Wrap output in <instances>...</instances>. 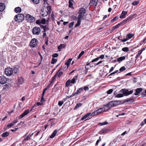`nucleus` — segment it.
Segmentation results:
<instances>
[{
	"instance_id": "nucleus-1",
	"label": "nucleus",
	"mask_w": 146,
	"mask_h": 146,
	"mask_svg": "<svg viewBox=\"0 0 146 146\" xmlns=\"http://www.w3.org/2000/svg\"><path fill=\"white\" fill-rule=\"evenodd\" d=\"M51 7L50 6H48L46 7H44L41 10V14L43 17H45L48 15V13L51 12Z\"/></svg>"
},
{
	"instance_id": "nucleus-2",
	"label": "nucleus",
	"mask_w": 146,
	"mask_h": 146,
	"mask_svg": "<svg viewBox=\"0 0 146 146\" xmlns=\"http://www.w3.org/2000/svg\"><path fill=\"white\" fill-rule=\"evenodd\" d=\"M24 18V16L22 14H19L16 15L15 17V19L17 22H20L23 21Z\"/></svg>"
},
{
	"instance_id": "nucleus-3",
	"label": "nucleus",
	"mask_w": 146,
	"mask_h": 146,
	"mask_svg": "<svg viewBox=\"0 0 146 146\" xmlns=\"http://www.w3.org/2000/svg\"><path fill=\"white\" fill-rule=\"evenodd\" d=\"M79 14L78 17L79 19H82L86 13V10L84 8H81L79 9Z\"/></svg>"
},
{
	"instance_id": "nucleus-4",
	"label": "nucleus",
	"mask_w": 146,
	"mask_h": 146,
	"mask_svg": "<svg viewBox=\"0 0 146 146\" xmlns=\"http://www.w3.org/2000/svg\"><path fill=\"white\" fill-rule=\"evenodd\" d=\"M5 72L6 75L8 76H11L13 73V70L10 68H6Z\"/></svg>"
},
{
	"instance_id": "nucleus-5",
	"label": "nucleus",
	"mask_w": 146,
	"mask_h": 146,
	"mask_svg": "<svg viewBox=\"0 0 146 146\" xmlns=\"http://www.w3.org/2000/svg\"><path fill=\"white\" fill-rule=\"evenodd\" d=\"M120 92L122 93L123 96H127L129 94H131L133 93V91L132 90L130 91L125 89H122L121 90Z\"/></svg>"
},
{
	"instance_id": "nucleus-6",
	"label": "nucleus",
	"mask_w": 146,
	"mask_h": 146,
	"mask_svg": "<svg viewBox=\"0 0 146 146\" xmlns=\"http://www.w3.org/2000/svg\"><path fill=\"white\" fill-rule=\"evenodd\" d=\"M26 20L29 22H33L35 20V18L29 15H27L26 16Z\"/></svg>"
},
{
	"instance_id": "nucleus-7",
	"label": "nucleus",
	"mask_w": 146,
	"mask_h": 146,
	"mask_svg": "<svg viewBox=\"0 0 146 146\" xmlns=\"http://www.w3.org/2000/svg\"><path fill=\"white\" fill-rule=\"evenodd\" d=\"M40 28L38 27L34 28L33 29V33L34 35H38L40 32Z\"/></svg>"
},
{
	"instance_id": "nucleus-8",
	"label": "nucleus",
	"mask_w": 146,
	"mask_h": 146,
	"mask_svg": "<svg viewBox=\"0 0 146 146\" xmlns=\"http://www.w3.org/2000/svg\"><path fill=\"white\" fill-rule=\"evenodd\" d=\"M38 42L37 40L35 38L33 39L30 43V46L32 47H35L37 44V43Z\"/></svg>"
},
{
	"instance_id": "nucleus-9",
	"label": "nucleus",
	"mask_w": 146,
	"mask_h": 146,
	"mask_svg": "<svg viewBox=\"0 0 146 146\" xmlns=\"http://www.w3.org/2000/svg\"><path fill=\"white\" fill-rule=\"evenodd\" d=\"M117 105V102L116 101H111L107 105V106L109 107H114Z\"/></svg>"
},
{
	"instance_id": "nucleus-10",
	"label": "nucleus",
	"mask_w": 146,
	"mask_h": 146,
	"mask_svg": "<svg viewBox=\"0 0 146 146\" xmlns=\"http://www.w3.org/2000/svg\"><path fill=\"white\" fill-rule=\"evenodd\" d=\"M7 81V78L4 76H0V83L1 84H5Z\"/></svg>"
},
{
	"instance_id": "nucleus-11",
	"label": "nucleus",
	"mask_w": 146,
	"mask_h": 146,
	"mask_svg": "<svg viewBox=\"0 0 146 146\" xmlns=\"http://www.w3.org/2000/svg\"><path fill=\"white\" fill-rule=\"evenodd\" d=\"M83 90V88H79V89H78L77 91L75 93H74L72 95L70 96V97H69V98H71L76 94H77L79 93H80Z\"/></svg>"
},
{
	"instance_id": "nucleus-12",
	"label": "nucleus",
	"mask_w": 146,
	"mask_h": 146,
	"mask_svg": "<svg viewBox=\"0 0 146 146\" xmlns=\"http://www.w3.org/2000/svg\"><path fill=\"white\" fill-rule=\"evenodd\" d=\"M48 88L49 87L47 86L43 90V91L42 92V96L40 100V102L41 103H43L45 101L44 98V96L46 91L47 90Z\"/></svg>"
},
{
	"instance_id": "nucleus-13",
	"label": "nucleus",
	"mask_w": 146,
	"mask_h": 146,
	"mask_svg": "<svg viewBox=\"0 0 146 146\" xmlns=\"http://www.w3.org/2000/svg\"><path fill=\"white\" fill-rule=\"evenodd\" d=\"M29 110H25V111L22 114L20 115L19 117V119L22 118L23 117L28 114L29 112Z\"/></svg>"
},
{
	"instance_id": "nucleus-14",
	"label": "nucleus",
	"mask_w": 146,
	"mask_h": 146,
	"mask_svg": "<svg viewBox=\"0 0 146 146\" xmlns=\"http://www.w3.org/2000/svg\"><path fill=\"white\" fill-rule=\"evenodd\" d=\"M134 102L133 99L132 98H129L127 100H125L123 102V104H125L126 103H132Z\"/></svg>"
},
{
	"instance_id": "nucleus-15",
	"label": "nucleus",
	"mask_w": 146,
	"mask_h": 146,
	"mask_svg": "<svg viewBox=\"0 0 146 146\" xmlns=\"http://www.w3.org/2000/svg\"><path fill=\"white\" fill-rule=\"evenodd\" d=\"M24 81V79L22 78H20L18 79L17 84L18 85L21 84L23 83Z\"/></svg>"
},
{
	"instance_id": "nucleus-16",
	"label": "nucleus",
	"mask_w": 146,
	"mask_h": 146,
	"mask_svg": "<svg viewBox=\"0 0 146 146\" xmlns=\"http://www.w3.org/2000/svg\"><path fill=\"white\" fill-rule=\"evenodd\" d=\"M5 8V5L3 3H0V11H3Z\"/></svg>"
},
{
	"instance_id": "nucleus-17",
	"label": "nucleus",
	"mask_w": 146,
	"mask_h": 146,
	"mask_svg": "<svg viewBox=\"0 0 146 146\" xmlns=\"http://www.w3.org/2000/svg\"><path fill=\"white\" fill-rule=\"evenodd\" d=\"M143 90V89L142 88H138L136 90V92L135 93V95H137L139 94L140 92L142 91Z\"/></svg>"
},
{
	"instance_id": "nucleus-18",
	"label": "nucleus",
	"mask_w": 146,
	"mask_h": 146,
	"mask_svg": "<svg viewBox=\"0 0 146 146\" xmlns=\"http://www.w3.org/2000/svg\"><path fill=\"white\" fill-rule=\"evenodd\" d=\"M127 11H122L121 15L120 16V18L122 19L125 17V15L127 14Z\"/></svg>"
},
{
	"instance_id": "nucleus-19",
	"label": "nucleus",
	"mask_w": 146,
	"mask_h": 146,
	"mask_svg": "<svg viewBox=\"0 0 146 146\" xmlns=\"http://www.w3.org/2000/svg\"><path fill=\"white\" fill-rule=\"evenodd\" d=\"M97 3L96 0H91L90 3V4L91 5H94L95 7L96 6Z\"/></svg>"
},
{
	"instance_id": "nucleus-20",
	"label": "nucleus",
	"mask_w": 146,
	"mask_h": 146,
	"mask_svg": "<svg viewBox=\"0 0 146 146\" xmlns=\"http://www.w3.org/2000/svg\"><path fill=\"white\" fill-rule=\"evenodd\" d=\"M91 115V113H89L86 114V115H84L83 117H82L81 119V120H83L86 119L87 117H88L90 115Z\"/></svg>"
},
{
	"instance_id": "nucleus-21",
	"label": "nucleus",
	"mask_w": 146,
	"mask_h": 146,
	"mask_svg": "<svg viewBox=\"0 0 146 146\" xmlns=\"http://www.w3.org/2000/svg\"><path fill=\"white\" fill-rule=\"evenodd\" d=\"M15 11L17 13H20L21 12V9L20 7H18L15 8Z\"/></svg>"
},
{
	"instance_id": "nucleus-22",
	"label": "nucleus",
	"mask_w": 146,
	"mask_h": 146,
	"mask_svg": "<svg viewBox=\"0 0 146 146\" xmlns=\"http://www.w3.org/2000/svg\"><path fill=\"white\" fill-rule=\"evenodd\" d=\"M57 131L56 130H55L53 132L52 135L50 136V138H53L57 134Z\"/></svg>"
},
{
	"instance_id": "nucleus-23",
	"label": "nucleus",
	"mask_w": 146,
	"mask_h": 146,
	"mask_svg": "<svg viewBox=\"0 0 146 146\" xmlns=\"http://www.w3.org/2000/svg\"><path fill=\"white\" fill-rule=\"evenodd\" d=\"M72 60V59H69L66 62L65 64L67 66V68L69 66V63Z\"/></svg>"
},
{
	"instance_id": "nucleus-24",
	"label": "nucleus",
	"mask_w": 146,
	"mask_h": 146,
	"mask_svg": "<svg viewBox=\"0 0 146 146\" xmlns=\"http://www.w3.org/2000/svg\"><path fill=\"white\" fill-rule=\"evenodd\" d=\"M133 36V35L132 33H129L127 35L126 38L128 40L131 38Z\"/></svg>"
},
{
	"instance_id": "nucleus-25",
	"label": "nucleus",
	"mask_w": 146,
	"mask_h": 146,
	"mask_svg": "<svg viewBox=\"0 0 146 146\" xmlns=\"http://www.w3.org/2000/svg\"><path fill=\"white\" fill-rule=\"evenodd\" d=\"M123 23V22H121L120 23L118 24V25H117L115 26L113 28V30H114V29H116L118 28L119 27V26L120 25H121Z\"/></svg>"
},
{
	"instance_id": "nucleus-26",
	"label": "nucleus",
	"mask_w": 146,
	"mask_h": 146,
	"mask_svg": "<svg viewBox=\"0 0 146 146\" xmlns=\"http://www.w3.org/2000/svg\"><path fill=\"white\" fill-rule=\"evenodd\" d=\"M71 80H68L66 83V86H71Z\"/></svg>"
},
{
	"instance_id": "nucleus-27",
	"label": "nucleus",
	"mask_w": 146,
	"mask_h": 146,
	"mask_svg": "<svg viewBox=\"0 0 146 146\" xmlns=\"http://www.w3.org/2000/svg\"><path fill=\"white\" fill-rule=\"evenodd\" d=\"M125 57L124 56H122L119 57L117 59V60L118 62H121L125 59Z\"/></svg>"
},
{
	"instance_id": "nucleus-28",
	"label": "nucleus",
	"mask_w": 146,
	"mask_h": 146,
	"mask_svg": "<svg viewBox=\"0 0 146 146\" xmlns=\"http://www.w3.org/2000/svg\"><path fill=\"white\" fill-rule=\"evenodd\" d=\"M9 135V133L7 132L3 133L2 134V136L3 137H5L8 136Z\"/></svg>"
},
{
	"instance_id": "nucleus-29",
	"label": "nucleus",
	"mask_w": 146,
	"mask_h": 146,
	"mask_svg": "<svg viewBox=\"0 0 146 146\" xmlns=\"http://www.w3.org/2000/svg\"><path fill=\"white\" fill-rule=\"evenodd\" d=\"M132 17V16H131L128 17L126 19H125L124 21H123L122 22H123V23H124L125 22H127V21H129L130 20L131 18V17Z\"/></svg>"
},
{
	"instance_id": "nucleus-30",
	"label": "nucleus",
	"mask_w": 146,
	"mask_h": 146,
	"mask_svg": "<svg viewBox=\"0 0 146 146\" xmlns=\"http://www.w3.org/2000/svg\"><path fill=\"white\" fill-rule=\"evenodd\" d=\"M99 114L98 112V111L97 110H96V111H95L94 112H93L92 113H91V116H94V115H97L98 114Z\"/></svg>"
},
{
	"instance_id": "nucleus-31",
	"label": "nucleus",
	"mask_w": 146,
	"mask_h": 146,
	"mask_svg": "<svg viewBox=\"0 0 146 146\" xmlns=\"http://www.w3.org/2000/svg\"><path fill=\"white\" fill-rule=\"evenodd\" d=\"M78 21L77 22V23L75 25V27H77L79 26L80 24L81 23V19H79L78 18Z\"/></svg>"
},
{
	"instance_id": "nucleus-32",
	"label": "nucleus",
	"mask_w": 146,
	"mask_h": 146,
	"mask_svg": "<svg viewBox=\"0 0 146 146\" xmlns=\"http://www.w3.org/2000/svg\"><path fill=\"white\" fill-rule=\"evenodd\" d=\"M82 105L81 103H78L76 106L74 110L77 109L79 107L81 106Z\"/></svg>"
},
{
	"instance_id": "nucleus-33",
	"label": "nucleus",
	"mask_w": 146,
	"mask_h": 146,
	"mask_svg": "<svg viewBox=\"0 0 146 146\" xmlns=\"http://www.w3.org/2000/svg\"><path fill=\"white\" fill-rule=\"evenodd\" d=\"M122 50L124 52H127L129 50V49L127 47H125L123 48Z\"/></svg>"
},
{
	"instance_id": "nucleus-34",
	"label": "nucleus",
	"mask_w": 146,
	"mask_h": 146,
	"mask_svg": "<svg viewBox=\"0 0 146 146\" xmlns=\"http://www.w3.org/2000/svg\"><path fill=\"white\" fill-rule=\"evenodd\" d=\"M123 96V94L121 93V94H117L116 96L115 97L118 98H119L121 97H122Z\"/></svg>"
},
{
	"instance_id": "nucleus-35",
	"label": "nucleus",
	"mask_w": 146,
	"mask_h": 146,
	"mask_svg": "<svg viewBox=\"0 0 146 146\" xmlns=\"http://www.w3.org/2000/svg\"><path fill=\"white\" fill-rule=\"evenodd\" d=\"M64 47V45L63 44H61L59 46H58V48L59 51H60V49L63 48Z\"/></svg>"
},
{
	"instance_id": "nucleus-36",
	"label": "nucleus",
	"mask_w": 146,
	"mask_h": 146,
	"mask_svg": "<svg viewBox=\"0 0 146 146\" xmlns=\"http://www.w3.org/2000/svg\"><path fill=\"white\" fill-rule=\"evenodd\" d=\"M84 51H82L79 54V56H78V59H79L84 54Z\"/></svg>"
},
{
	"instance_id": "nucleus-37",
	"label": "nucleus",
	"mask_w": 146,
	"mask_h": 146,
	"mask_svg": "<svg viewBox=\"0 0 146 146\" xmlns=\"http://www.w3.org/2000/svg\"><path fill=\"white\" fill-rule=\"evenodd\" d=\"M73 1H69V7L70 8L72 7V6H73Z\"/></svg>"
},
{
	"instance_id": "nucleus-38",
	"label": "nucleus",
	"mask_w": 146,
	"mask_h": 146,
	"mask_svg": "<svg viewBox=\"0 0 146 146\" xmlns=\"http://www.w3.org/2000/svg\"><path fill=\"white\" fill-rule=\"evenodd\" d=\"M57 61V60L56 59L52 58V60L51 63L52 64H54Z\"/></svg>"
},
{
	"instance_id": "nucleus-39",
	"label": "nucleus",
	"mask_w": 146,
	"mask_h": 146,
	"mask_svg": "<svg viewBox=\"0 0 146 146\" xmlns=\"http://www.w3.org/2000/svg\"><path fill=\"white\" fill-rule=\"evenodd\" d=\"M13 71L15 73H17L18 71V69L17 68H14L13 69Z\"/></svg>"
},
{
	"instance_id": "nucleus-40",
	"label": "nucleus",
	"mask_w": 146,
	"mask_h": 146,
	"mask_svg": "<svg viewBox=\"0 0 146 146\" xmlns=\"http://www.w3.org/2000/svg\"><path fill=\"white\" fill-rule=\"evenodd\" d=\"M118 19V18L117 17H114L112 19L111 21V22H113L117 20Z\"/></svg>"
},
{
	"instance_id": "nucleus-41",
	"label": "nucleus",
	"mask_w": 146,
	"mask_h": 146,
	"mask_svg": "<svg viewBox=\"0 0 146 146\" xmlns=\"http://www.w3.org/2000/svg\"><path fill=\"white\" fill-rule=\"evenodd\" d=\"M113 91L112 89H110L107 91V93L108 94H111Z\"/></svg>"
},
{
	"instance_id": "nucleus-42",
	"label": "nucleus",
	"mask_w": 146,
	"mask_h": 146,
	"mask_svg": "<svg viewBox=\"0 0 146 146\" xmlns=\"http://www.w3.org/2000/svg\"><path fill=\"white\" fill-rule=\"evenodd\" d=\"M99 59V58L97 57V58H96L93 59L92 60V61L91 62H96V61H97V60H98Z\"/></svg>"
},
{
	"instance_id": "nucleus-43",
	"label": "nucleus",
	"mask_w": 146,
	"mask_h": 146,
	"mask_svg": "<svg viewBox=\"0 0 146 146\" xmlns=\"http://www.w3.org/2000/svg\"><path fill=\"white\" fill-rule=\"evenodd\" d=\"M126 69L125 68L124 66L121 67L119 69V70L121 72H122L124 70H125Z\"/></svg>"
},
{
	"instance_id": "nucleus-44",
	"label": "nucleus",
	"mask_w": 146,
	"mask_h": 146,
	"mask_svg": "<svg viewBox=\"0 0 146 146\" xmlns=\"http://www.w3.org/2000/svg\"><path fill=\"white\" fill-rule=\"evenodd\" d=\"M108 122L106 121L104 122L103 123H100V125L102 126L104 125H106L108 124Z\"/></svg>"
},
{
	"instance_id": "nucleus-45",
	"label": "nucleus",
	"mask_w": 146,
	"mask_h": 146,
	"mask_svg": "<svg viewBox=\"0 0 146 146\" xmlns=\"http://www.w3.org/2000/svg\"><path fill=\"white\" fill-rule=\"evenodd\" d=\"M46 20L45 19H43L40 21V22L42 24H44L46 23Z\"/></svg>"
},
{
	"instance_id": "nucleus-46",
	"label": "nucleus",
	"mask_w": 146,
	"mask_h": 146,
	"mask_svg": "<svg viewBox=\"0 0 146 146\" xmlns=\"http://www.w3.org/2000/svg\"><path fill=\"white\" fill-rule=\"evenodd\" d=\"M139 3V2L138 1H134L132 3V4L133 5H136Z\"/></svg>"
},
{
	"instance_id": "nucleus-47",
	"label": "nucleus",
	"mask_w": 146,
	"mask_h": 146,
	"mask_svg": "<svg viewBox=\"0 0 146 146\" xmlns=\"http://www.w3.org/2000/svg\"><path fill=\"white\" fill-rule=\"evenodd\" d=\"M101 141V139L100 138V137H99V139L97 141L96 143V145H98V143Z\"/></svg>"
},
{
	"instance_id": "nucleus-48",
	"label": "nucleus",
	"mask_w": 146,
	"mask_h": 146,
	"mask_svg": "<svg viewBox=\"0 0 146 146\" xmlns=\"http://www.w3.org/2000/svg\"><path fill=\"white\" fill-rule=\"evenodd\" d=\"M64 103V102L61 101H59L58 103V105L60 106H61Z\"/></svg>"
},
{
	"instance_id": "nucleus-49",
	"label": "nucleus",
	"mask_w": 146,
	"mask_h": 146,
	"mask_svg": "<svg viewBox=\"0 0 146 146\" xmlns=\"http://www.w3.org/2000/svg\"><path fill=\"white\" fill-rule=\"evenodd\" d=\"M33 2L36 4H38L39 2V0H31Z\"/></svg>"
},
{
	"instance_id": "nucleus-50",
	"label": "nucleus",
	"mask_w": 146,
	"mask_h": 146,
	"mask_svg": "<svg viewBox=\"0 0 146 146\" xmlns=\"http://www.w3.org/2000/svg\"><path fill=\"white\" fill-rule=\"evenodd\" d=\"M76 80L74 78H73L71 80V83L72 84H74Z\"/></svg>"
},
{
	"instance_id": "nucleus-51",
	"label": "nucleus",
	"mask_w": 146,
	"mask_h": 146,
	"mask_svg": "<svg viewBox=\"0 0 146 146\" xmlns=\"http://www.w3.org/2000/svg\"><path fill=\"white\" fill-rule=\"evenodd\" d=\"M63 74V72H60L58 74V76L59 77H61Z\"/></svg>"
},
{
	"instance_id": "nucleus-52",
	"label": "nucleus",
	"mask_w": 146,
	"mask_h": 146,
	"mask_svg": "<svg viewBox=\"0 0 146 146\" xmlns=\"http://www.w3.org/2000/svg\"><path fill=\"white\" fill-rule=\"evenodd\" d=\"M120 40L123 42H125L128 40L126 37L125 38H124L123 39H120Z\"/></svg>"
},
{
	"instance_id": "nucleus-53",
	"label": "nucleus",
	"mask_w": 146,
	"mask_h": 146,
	"mask_svg": "<svg viewBox=\"0 0 146 146\" xmlns=\"http://www.w3.org/2000/svg\"><path fill=\"white\" fill-rule=\"evenodd\" d=\"M51 18L53 20H54V15L53 13L51 14Z\"/></svg>"
},
{
	"instance_id": "nucleus-54",
	"label": "nucleus",
	"mask_w": 146,
	"mask_h": 146,
	"mask_svg": "<svg viewBox=\"0 0 146 146\" xmlns=\"http://www.w3.org/2000/svg\"><path fill=\"white\" fill-rule=\"evenodd\" d=\"M74 24V22H72L71 23H70L69 24V26L70 27H72L73 25Z\"/></svg>"
},
{
	"instance_id": "nucleus-55",
	"label": "nucleus",
	"mask_w": 146,
	"mask_h": 146,
	"mask_svg": "<svg viewBox=\"0 0 146 146\" xmlns=\"http://www.w3.org/2000/svg\"><path fill=\"white\" fill-rule=\"evenodd\" d=\"M104 55H100L99 57H98V58H99V59H103L104 58Z\"/></svg>"
},
{
	"instance_id": "nucleus-56",
	"label": "nucleus",
	"mask_w": 146,
	"mask_h": 146,
	"mask_svg": "<svg viewBox=\"0 0 146 146\" xmlns=\"http://www.w3.org/2000/svg\"><path fill=\"white\" fill-rule=\"evenodd\" d=\"M14 125V124L12 123H11L10 124H8L7 125V126L8 127H11L12 126H13Z\"/></svg>"
},
{
	"instance_id": "nucleus-57",
	"label": "nucleus",
	"mask_w": 146,
	"mask_h": 146,
	"mask_svg": "<svg viewBox=\"0 0 146 146\" xmlns=\"http://www.w3.org/2000/svg\"><path fill=\"white\" fill-rule=\"evenodd\" d=\"M106 132V130L105 129H102L101 131V133H105Z\"/></svg>"
},
{
	"instance_id": "nucleus-58",
	"label": "nucleus",
	"mask_w": 146,
	"mask_h": 146,
	"mask_svg": "<svg viewBox=\"0 0 146 146\" xmlns=\"http://www.w3.org/2000/svg\"><path fill=\"white\" fill-rule=\"evenodd\" d=\"M37 104L38 106H42L43 105L42 103H40V102H38L37 103Z\"/></svg>"
},
{
	"instance_id": "nucleus-59",
	"label": "nucleus",
	"mask_w": 146,
	"mask_h": 146,
	"mask_svg": "<svg viewBox=\"0 0 146 146\" xmlns=\"http://www.w3.org/2000/svg\"><path fill=\"white\" fill-rule=\"evenodd\" d=\"M58 56V55L57 53L54 54L52 56V57H56Z\"/></svg>"
},
{
	"instance_id": "nucleus-60",
	"label": "nucleus",
	"mask_w": 146,
	"mask_h": 146,
	"mask_svg": "<svg viewBox=\"0 0 146 146\" xmlns=\"http://www.w3.org/2000/svg\"><path fill=\"white\" fill-rule=\"evenodd\" d=\"M142 52V50H140L139 51V52L137 54V56H139L140 55Z\"/></svg>"
},
{
	"instance_id": "nucleus-61",
	"label": "nucleus",
	"mask_w": 146,
	"mask_h": 146,
	"mask_svg": "<svg viewBox=\"0 0 146 146\" xmlns=\"http://www.w3.org/2000/svg\"><path fill=\"white\" fill-rule=\"evenodd\" d=\"M47 0H43V1H42V2H43V4H47Z\"/></svg>"
},
{
	"instance_id": "nucleus-62",
	"label": "nucleus",
	"mask_w": 146,
	"mask_h": 146,
	"mask_svg": "<svg viewBox=\"0 0 146 146\" xmlns=\"http://www.w3.org/2000/svg\"><path fill=\"white\" fill-rule=\"evenodd\" d=\"M46 36H46V34L45 33H44L43 34V37L44 38H46Z\"/></svg>"
},
{
	"instance_id": "nucleus-63",
	"label": "nucleus",
	"mask_w": 146,
	"mask_h": 146,
	"mask_svg": "<svg viewBox=\"0 0 146 146\" xmlns=\"http://www.w3.org/2000/svg\"><path fill=\"white\" fill-rule=\"evenodd\" d=\"M97 110L99 114L101 113L102 112V111H101V110L100 109V108L99 109Z\"/></svg>"
},
{
	"instance_id": "nucleus-64",
	"label": "nucleus",
	"mask_w": 146,
	"mask_h": 146,
	"mask_svg": "<svg viewBox=\"0 0 146 146\" xmlns=\"http://www.w3.org/2000/svg\"><path fill=\"white\" fill-rule=\"evenodd\" d=\"M17 119H16L15 120H14L13 121V122H12V123L14 125L15 124V123H17Z\"/></svg>"
}]
</instances>
